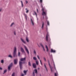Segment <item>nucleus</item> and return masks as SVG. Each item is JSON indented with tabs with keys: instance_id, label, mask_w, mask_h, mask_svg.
I'll return each instance as SVG.
<instances>
[{
	"instance_id": "nucleus-27",
	"label": "nucleus",
	"mask_w": 76,
	"mask_h": 76,
	"mask_svg": "<svg viewBox=\"0 0 76 76\" xmlns=\"http://www.w3.org/2000/svg\"><path fill=\"white\" fill-rule=\"evenodd\" d=\"M21 3L22 7H23V2L22 1H21Z\"/></svg>"
},
{
	"instance_id": "nucleus-6",
	"label": "nucleus",
	"mask_w": 76,
	"mask_h": 76,
	"mask_svg": "<svg viewBox=\"0 0 76 76\" xmlns=\"http://www.w3.org/2000/svg\"><path fill=\"white\" fill-rule=\"evenodd\" d=\"M13 66V63H11L10 65L8 66V70H10V68L12 67Z\"/></svg>"
},
{
	"instance_id": "nucleus-1",
	"label": "nucleus",
	"mask_w": 76,
	"mask_h": 76,
	"mask_svg": "<svg viewBox=\"0 0 76 76\" xmlns=\"http://www.w3.org/2000/svg\"><path fill=\"white\" fill-rule=\"evenodd\" d=\"M41 7L42 8V15L43 16H45L46 19H47V16H46L47 15V10L45 8L43 7V6H42V4H41Z\"/></svg>"
},
{
	"instance_id": "nucleus-51",
	"label": "nucleus",
	"mask_w": 76,
	"mask_h": 76,
	"mask_svg": "<svg viewBox=\"0 0 76 76\" xmlns=\"http://www.w3.org/2000/svg\"><path fill=\"white\" fill-rule=\"evenodd\" d=\"M43 19H44V17H43Z\"/></svg>"
},
{
	"instance_id": "nucleus-39",
	"label": "nucleus",
	"mask_w": 76,
	"mask_h": 76,
	"mask_svg": "<svg viewBox=\"0 0 76 76\" xmlns=\"http://www.w3.org/2000/svg\"><path fill=\"white\" fill-rule=\"evenodd\" d=\"M7 72V70L6 69L4 71V73H5L6 72Z\"/></svg>"
},
{
	"instance_id": "nucleus-13",
	"label": "nucleus",
	"mask_w": 76,
	"mask_h": 76,
	"mask_svg": "<svg viewBox=\"0 0 76 76\" xmlns=\"http://www.w3.org/2000/svg\"><path fill=\"white\" fill-rule=\"evenodd\" d=\"M51 53H55L56 51L55 50H54L53 49H51Z\"/></svg>"
},
{
	"instance_id": "nucleus-29",
	"label": "nucleus",
	"mask_w": 76,
	"mask_h": 76,
	"mask_svg": "<svg viewBox=\"0 0 76 76\" xmlns=\"http://www.w3.org/2000/svg\"><path fill=\"white\" fill-rule=\"evenodd\" d=\"M34 53L35 55H37V53H36V51H35V50H34Z\"/></svg>"
},
{
	"instance_id": "nucleus-15",
	"label": "nucleus",
	"mask_w": 76,
	"mask_h": 76,
	"mask_svg": "<svg viewBox=\"0 0 76 76\" xmlns=\"http://www.w3.org/2000/svg\"><path fill=\"white\" fill-rule=\"evenodd\" d=\"M40 45H41V46L42 47L44 51H45V49L44 48V46H43V45H42V44L41 43H40Z\"/></svg>"
},
{
	"instance_id": "nucleus-21",
	"label": "nucleus",
	"mask_w": 76,
	"mask_h": 76,
	"mask_svg": "<svg viewBox=\"0 0 76 76\" xmlns=\"http://www.w3.org/2000/svg\"><path fill=\"white\" fill-rule=\"evenodd\" d=\"M44 23L43 22H42V29H43L44 28Z\"/></svg>"
},
{
	"instance_id": "nucleus-12",
	"label": "nucleus",
	"mask_w": 76,
	"mask_h": 76,
	"mask_svg": "<svg viewBox=\"0 0 76 76\" xmlns=\"http://www.w3.org/2000/svg\"><path fill=\"white\" fill-rule=\"evenodd\" d=\"M26 40L27 42H29V38L27 37H26Z\"/></svg>"
},
{
	"instance_id": "nucleus-36",
	"label": "nucleus",
	"mask_w": 76,
	"mask_h": 76,
	"mask_svg": "<svg viewBox=\"0 0 76 76\" xmlns=\"http://www.w3.org/2000/svg\"><path fill=\"white\" fill-rule=\"evenodd\" d=\"M28 65L29 66H31V62H28Z\"/></svg>"
},
{
	"instance_id": "nucleus-30",
	"label": "nucleus",
	"mask_w": 76,
	"mask_h": 76,
	"mask_svg": "<svg viewBox=\"0 0 76 76\" xmlns=\"http://www.w3.org/2000/svg\"><path fill=\"white\" fill-rule=\"evenodd\" d=\"M8 57H10V58H12V56L11 55H9L8 56Z\"/></svg>"
},
{
	"instance_id": "nucleus-23",
	"label": "nucleus",
	"mask_w": 76,
	"mask_h": 76,
	"mask_svg": "<svg viewBox=\"0 0 76 76\" xmlns=\"http://www.w3.org/2000/svg\"><path fill=\"white\" fill-rule=\"evenodd\" d=\"M28 72V70L26 71H23V73L25 75H26V72Z\"/></svg>"
},
{
	"instance_id": "nucleus-45",
	"label": "nucleus",
	"mask_w": 76,
	"mask_h": 76,
	"mask_svg": "<svg viewBox=\"0 0 76 76\" xmlns=\"http://www.w3.org/2000/svg\"><path fill=\"white\" fill-rule=\"evenodd\" d=\"M26 4H27V3H28V1H26Z\"/></svg>"
},
{
	"instance_id": "nucleus-20",
	"label": "nucleus",
	"mask_w": 76,
	"mask_h": 76,
	"mask_svg": "<svg viewBox=\"0 0 76 76\" xmlns=\"http://www.w3.org/2000/svg\"><path fill=\"white\" fill-rule=\"evenodd\" d=\"M52 61H53V64H54V68L55 69V70H56V66L55 65V64H54V61L53 60V59H52Z\"/></svg>"
},
{
	"instance_id": "nucleus-32",
	"label": "nucleus",
	"mask_w": 76,
	"mask_h": 76,
	"mask_svg": "<svg viewBox=\"0 0 76 76\" xmlns=\"http://www.w3.org/2000/svg\"><path fill=\"white\" fill-rule=\"evenodd\" d=\"M47 23L48 24V25H50V23L49 22V21H47Z\"/></svg>"
},
{
	"instance_id": "nucleus-52",
	"label": "nucleus",
	"mask_w": 76,
	"mask_h": 76,
	"mask_svg": "<svg viewBox=\"0 0 76 76\" xmlns=\"http://www.w3.org/2000/svg\"><path fill=\"white\" fill-rule=\"evenodd\" d=\"M34 15H35V14H33Z\"/></svg>"
},
{
	"instance_id": "nucleus-50",
	"label": "nucleus",
	"mask_w": 76,
	"mask_h": 76,
	"mask_svg": "<svg viewBox=\"0 0 76 76\" xmlns=\"http://www.w3.org/2000/svg\"><path fill=\"white\" fill-rule=\"evenodd\" d=\"M38 69H39V68H38Z\"/></svg>"
},
{
	"instance_id": "nucleus-42",
	"label": "nucleus",
	"mask_w": 76,
	"mask_h": 76,
	"mask_svg": "<svg viewBox=\"0 0 76 76\" xmlns=\"http://www.w3.org/2000/svg\"><path fill=\"white\" fill-rule=\"evenodd\" d=\"M40 3L42 4V0H40Z\"/></svg>"
},
{
	"instance_id": "nucleus-38",
	"label": "nucleus",
	"mask_w": 76,
	"mask_h": 76,
	"mask_svg": "<svg viewBox=\"0 0 76 76\" xmlns=\"http://www.w3.org/2000/svg\"><path fill=\"white\" fill-rule=\"evenodd\" d=\"M43 59L45 61H47V60H46V58L45 57H44Z\"/></svg>"
},
{
	"instance_id": "nucleus-3",
	"label": "nucleus",
	"mask_w": 76,
	"mask_h": 76,
	"mask_svg": "<svg viewBox=\"0 0 76 76\" xmlns=\"http://www.w3.org/2000/svg\"><path fill=\"white\" fill-rule=\"evenodd\" d=\"M46 39L47 41H50V36L49 35V34L48 33V34H46Z\"/></svg>"
},
{
	"instance_id": "nucleus-17",
	"label": "nucleus",
	"mask_w": 76,
	"mask_h": 76,
	"mask_svg": "<svg viewBox=\"0 0 76 76\" xmlns=\"http://www.w3.org/2000/svg\"><path fill=\"white\" fill-rule=\"evenodd\" d=\"M21 51L22 52V53H25V51H24V50L22 48H21Z\"/></svg>"
},
{
	"instance_id": "nucleus-43",
	"label": "nucleus",
	"mask_w": 76,
	"mask_h": 76,
	"mask_svg": "<svg viewBox=\"0 0 76 76\" xmlns=\"http://www.w3.org/2000/svg\"><path fill=\"white\" fill-rule=\"evenodd\" d=\"M33 76H35V74L34 72L33 73Z\"/></svg>"
},
{
	"instance_id": "nucleus-37",
	"label": "nucleus",
	"mask_w": 76,
	"mask_h": 76,
	"mask_svg": "<svg viewBox=\"0 0 76 76\" xmlns=\"http://www.w3.org/2000/svg\"><path fill=\"white\" fill-rule=\"evenodd\" d=\"M1 63H4V61L3 60H1Z\"/></svg>"
},
{
	"instance_id": "nucleus-7",
	"label": "nucleus",
	"mask_w": 76,
	"mask_h": 76,
	"mask_svg": "<svg viewBox=\"0 0 76 76\" xmlns=\"http://www.w3.org/2000/svg\"><path fill=\"white\" fill-rule=\"evenodd\" d=\"M24 48H25V50L26 51L27 53H28V54H29V50H28V49L27 48L26 46H24Z\"/></svg>"
},
{
	"instance_id": "nucleus-40",
	"label": "nucleus",
	"mask_w": 76,
	"mask_h": 76,
	"mask_svg": "<svg viewBox=\"0 0 76 76\" xmlns=\"http://www.w3.org/2000/svg\"><path fill=\"white\" fill-rule=\"evenodd\" d=\"M14 23H12L11 24V25L10 26H13V25H14Z\"/></svg>"
},
{
	"instance_id": "nucleus-16",
	"label": "nucleus",
	"mask_w": 76,
	"mask_h": 76,
	"mask_svg": "<svg viewBox=\"0 0 76 76\" xmlns=\"http://www.w3.org/2000/svg\"><path fill=\"white\" fill-rule=\"evenodd\" d=\"M21 40L22 42H23V43L24 44H26V42H25V41H24V40H23V39L21 38Z\"/></svg>"
},
{
	"instance_id": "nucleus-22",
	"label": "nucleus",
	"mask_w": 76,
	"mask_h": 76,
	"mask_svg": "<svg viewBox=\"0 0 76 76\" xmlns=\"http://www.w3.org/2000/svg\"><path fill=\"white\" fill-rule=\"evenodd\" d=\"M44 64V66L46 71H48V70L47 69V67H46V65H45V64Z\"/></svg>"
},
{
	"instance_id": "nucleus-26",
	"label": "nucleus",
	"mask_w": 76,
	"mask_h": 76,
	"mask_svg": "<svg viewBox=\"0 0 76 76\" xmlns=\"http://www.w3.org/2000/svg\"><path fill=\"white\" fill-rule=\"evenodd\" d=\"M39 63V61H36V64H37V65H38Z\"/></svg>"
},
{
	"instance_id": "nucleus-10",
	"label": "nucleus",
	"mask_w": 76,
	"mask_h": 76,
	"mask_svg": "<svg viewBox=\"0 0 76 76\" xmlns=\"http://www.w3.org/2000/svg\"><path fill=\"white\" fill-rule=\"evenodd\" d=\"M17 63H18V59H15L14 60V64H17Z\"/></svg>"
},
{
	"instance_id": "nucleus-44",
	"label": "nucleus",
	"mask_w": 76,
	"mask_h": 76,
	"mask_svg": "<svg viewBox=\"0 0 76 76\" xmlns=\"http://www.w3.org/2000/svg\"><path fill=\"white\" fill-rule=\"evenodd\" d=\"M2 69H3L2 68L0 67V70H2Z\"/></svg>"
},
{
	"instance_id": "nucleus-18",
	"label": "nucleus",
	"mask_w": 76,
	"mask_h": 76,
	"mask_svg": "<svg viewBox=\"0 0 76 76\" xmlns=\"http://www.w3.org/2000/svg\"><path fill=\"white\" fill-rule=\"evenodd\" d=\"M33 66L34 68H36L37 66H36V64L35 63L33 64Z\"/></svg>"
},
{
	"instance_id": "nucleus-4",
	"label": "nucleus",
	"mask_w": 76,
	"mask_h": 76,
	"mask_svg": "<svg viewBox=\"0 0 76 76\" xmlns=\"http://www.w3.org/2000/svg\"><path fill=\"white\" fill-rule=\"evenodd\" d=\"M25 63V61H24L23 62H22L21 61H19V65L20 69H22V64H24Z\"/></svg>"
},
{
	"instance_id": "nucleus-19",
	"label": "nucleus",
	"mask_w": 76,
	"mask_h": 76,
	"mask_svg": "<svg viewBox=\"0 0 76 76\" xmlns=\"http://www.w3.org/2000/svg\"><path fill=\"white\" fill-rule=\"evenodd\" d=\"M25 10H26V13H28L29 12V10H28L27 8H26Z\"/></svg>"
},
{
	"instance_id": "nucleus-9",
	"label": "nucleus",
	"mask_w": 76,
	"mask_h": 76,
	"mask_svg": "<svg viewBox=\"0 0 76 76\" xmlns=\"http://www.w3.org/2000/svg\"><path fill=\"white\" fill-rule=\"evenodd\" d=\"M23 15H24V16H25V17L26 20H27V19H29V18H28V17L26 14L25 13H24Z\"/></svg>"
},
{
	"instance_id": "nucleus-35",
	"label": "nucleus",
	"mask_w": 76,
	"mask_h": 76,
	"mask_svg": "<svg viewBox=\"0 0 76 76\" xmlns=\"http://www.w3.org/2000/svg\"><path fill=\"white\" fill-rule=\"evenodd\" d=\"M15 76V73L14 72H13L12 74V76Z\"/></svg>"
},
{
	"instance_id": "nucleus-11",
	"label": "nucleus",
	"mask_w": 76,
	"mask_h": 76,
	"mask_svg": "<svg viewBox=\"0 0 76 76\" xmlns=\"http://www.w3.org/2000/svg\"><path fill=\"white\" fill-rule=\"evenodd\" d=\"M37 57L38 58V59L39 60V61L40 63V64L42 66V62L41 61V60H40V58H39V56L38 55L37 56Z\"/></svg>"
},
{
	"instance_id": "nucleus-5",
	"label": "nucleus",
	"mask_w": 76,
	"mask_h": 76,
	"mask_svg": "<svg viewBox=\"0 0 76 76\" xmlns=\"http://www.w3.org/2000/svg\"><path fill=\"white\" fill-rule=\"evenodd\" d=\"M48 62L49 66L51 72H53V67L52 66H51V65H50V61H48Z\"/></svg>"
},
{
	"instance_id": "nucleus-47",
	"label": "nucleus",
	"mask_w": 76,
	"mask_h": 76,
	"mask_svg": "<svg viewBox=\"0 0 76 76\" xmlns=\"http://www.w3.org/2000/svg\"><path fill=\"white\" fill-rule=\"evenodd\" d=\"M37 13H38V9H37Z\"/></svg>"
},
{
	"instance_id": "nucleus-25",
	"label": "nucleus",
	"mask_w": 76,
	"mask_h": 76,
	"mask_svg": "<svg viewBox=\"0 0 76 76\" xmlns=\"http://www.w3.org/2000/svg\"><path fill=\"white\" fill-rule=\"evenodd\" d=\"M55 76H58V74L57 72L55 73L54 74Z\"/></svg>"
},
{
	"instance_id": "nucleus-53",
	"label": "nucleus",
	"mask_w": 76,
	"mask_h": 76,
	"mask_svg": "<svg viewBox=\"0 0 76 76\" xmlns=\"http://www.w3.org/2000/svg\"><path fill=\"white\" fill-rule=\"evenodd\" d=\"M40 75L41 76V74H40Z\"/></svg>"
},
{
	"instance_id": "nucleus-34",
	"label": "nucleus",
	"mask_w": 76,
	"mask_h": 76,
	"mask_svg": "<svg viewBox=\"0 0 76 76\" xmlns=\"http://www.w3.org/2000/svg\"><path fill=\"white\" fill-rule=\"evenodd\" d=\"M34 13L35 14V15L37 18V13H36V12L34 11Z\"/></svg>"
},
{
	"instance_id": "nucleus-49",
	"label": "nucleus",
	"mask_w": 76,
	"mask_h": 76,
	"mask_svg": "<svg viewBox=\"0 0 76 76\" xmlns=\"http://www.w3.org/2000/svg\"><path fill=\"white\" fill-rule=\"evenodd\" d=\"M14 35H16V33L15 32L14 33Z\"/></svg>"
},
{
	"instance_id": "nucleus-46",
	"label": "nucleus",
	"mask_w": 76,
	"mask_h": 76,
	"mask_svg": "<svg viewBox=\"0 0 76 76\" xmlns=\"http://www.w3.org/2000/svg\"><path fill=\"white\" fill-rule=\"evenodd\" d=\"M21 76H24V74H21Z\"/></svg>"
},
{
	"instance_id": "nucleus-28",
	"label": "nucleus",
	"mask_w": 76,
	"mask_h": 76,
	"mask_svg": "<svg viewBox=\"0 0 76 76\" xmlns=\"http://www.w3.org/2000/svg\"><path fill=\"white\" fill-rule=\"evenodd\" d=\"M18 55L19 57H20V53L19 52H18Z\"/></svg>"
},
{
	"instance_id": "nucleus-33",
	"label": "nucleus",
	"mask_w": 76,
	"mask_h": 76,
	"mask_svg": "<svg viewBox=\"0 0 76 76\" xmlns=\"http://www.w3.org/2000/svg\"><path fill=\"white\" fill-rule=\"evenodd\" d=\"M34 72H35L36 73H37V70L36 69H34Z\"/></svg>"
},
{
	"instance_id": "nucleus-2",
	"label": "nucleus",
	"mask_w": 76,
	"mask_h": 76,
	"mask_svg": "<svg viewBox=\"0 0 76 76\" xmlns=\"http://www.w3.org/2000/svg\"><path fill=\"white\" fill-rule=\"evenodd\" d=\"M16 47H15L14 49V51L13 53V56L15 57V56H16Z\"/></svg>"
},
{
	"instance_id": "nucleus-24",
	"label": "nucleus",
	"mask_w": 76,
	"mask_h": 76,
	"mask_svg": "<svg viewBox=\"0 0 76 76\" xmlns=\"http://www.w3.org/2000/svg\"><path fill=\"white\" fill-rule=\"evenodd\" d=\"M45 48H46L47 49V51L48 52L49 51L48 48V47H47V45H46Z\"/></svg>"
},
{
	"instance_id": "nucleus-31",
	"label": "nucleus",
	"mask_w": 76,
	"mask_h": 76,
	"mask_svg": "<svg viewBox=\"0 0 76 76\" xmlns=\"http://www.w3.org/2000/svg\"><path fill=\"white\" fill-rule=\"evenodd\" d=\"M33 58L34 60H37V58L35 57H33Z\"/></svg>"
},
{
	"instance_id": "nucleus-41",
	"label": "nucleus",
	"mask_w": 76,
	"mask_h": 76,
	"mask_svg": "<svg viewBox=\"0 0 76 76\" xmlns=\"http://www.w3.org/2000/svg\"><path fill=\"white\" fill-rule=\"evenodd\" d=\"M3 10V9L2 8H1L0 9V12H1Z\"/></svg>"
},
{
	"instance_id": "nucleus-48",
	"label": "nucleus",
	"mask_w": 76,
	"mask_h": 76,
	"mask_svg": "<svg viewBox=\"0 0 76 76\" xmlns=\"http://www.w3.org/2000/svg\"><path fill=\"white\" fill-rule=\"evenodd\" d=\"M37 20H38V18L37 17Z\"/></svg>"
},
{
	"instance_id": "nucleus-8",
	"label": "nucleus",
	"mask_w": 76,
	"mask_h": 76,
	"mask_svg": "<svg viewBox=\"0 0 76 76\" xmlns=\"http://www.w3.org/2000/svg\"><path fill=\"white\" fill-rule=\"evenodd\" d=\"M31 23L32 24V25L33 26H34V19L31 18Z\"/></svg>"
},
{
	"instance_id": "nucleus-14",
	"label": "nucleus",
	"mask_w": 76,
	"mask_h": 76,
	"mask_svg": "<svg viewBox=\"0 0 76 76\" xmlns=\"http://www.w3.org/2000/svg\"><path fill=\"white\" fill-rule=\"evenodd\" d=\"M25 60H26V58H21L20 59V60L21 61H25Z\"/></svg>"
}]
</instances>
